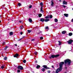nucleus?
<instances>
[{
    "mask_svg": "<svg viewBox=\"0 0 73 73\" xmlns=\"http://www.w3.org/2000/svg\"><path fill=\"white\" fill-rule=\"evenodd\" d=\"M23 63H26V60H23Z\"/></svg>",
    "mask_w": 73,
    "mask_h": 73,
    "instance_id": "obj_30",
    "label": "nucleus"
},
{
    "mask_svg": "<svg viewBox=\"0 0 73 73\" xmlns=\"http://www.w3.org/2000/svg\"><path fill=\"white\" fill-rule=\"evenodd\" d=\"M44 73H46L45 72Z\"/></svg>",
    "mask_w": 73,
    "mask_h": 73,
    "instance_id": "obj_61",
    "label": "nucleus"
},
{
    "mask_svg": "<svg viewBox=\"0 0 73 73\" xmlns=\"http://www.w3.org/2000/svg\"><path fill=\"white\" fill-rule=\"evenodd\" d=\"M19 22L20 23H23V22H22V21H19Z\"/></svg>",
    "mask_w": 73,
    "mask_h": 73,
    "instance_id": "obj_35",
    "label": "nucleus"
},
{
    "mask_svg": "<svg viewBox=\"0 0 73 73\" xmlns=\"http://www.w3.org/2000/svg\"><path fill=\"white\" fill-rule=\"evenodd\" d=\"M19 56V54L18 53L16 54L14 56V57H17Z\"/></svg>",
    "mask_w": 73,
    "mask_h": 73,
    "instance_id": "obj_9",
    "label": "nucleus"
},
{
    "mask_svg": "<svg viewBox=\"0 0 73 73\" xmlns=\"http://www.w3.org/2000/svg\"><path fill=\"white\" fill-rule=\"evenodd\" d=\"M40 65H38L37 64V66L36 67V69H39V68H40Z\"/></svg>",
    "mask_w": 73,
    "mask_h": 73,
    "instance_id": "obj_10",
    "label": "nucleus"
},
{
    "mask_svg": "<svg viewBox=\"0 0 73 73\" xmlns=\"http://www.w3.org/2000/svg\"><path fill=\"white\" fill-rule=\"evenodd\" d=\"M39 33H39H39H37V34H38H38H39Z\"/></svg>",
    "mask_w": 73,
    "mask_h": 73,
    "instance_id": "obj_52",
    "label": "nucleus"
},
{
    "mask_svg": "<svg viewBox=\"0 0 73 73\" xmlns=\"http://www.w3.org/2000/svg\"><path fill=\"white\" fill-rule=\"evenodd\" d=\"M40 21H41V22H44L45 21V19H44L43 18H42L40 19V20H39Z\"/></svg>",
    "mask_w": 73,
    "mask_h": 73,
    "instance_id": "obj_7",
    "label": "nucleus"
},
{
    "mask_svg": "<svg viewBox=\"0 0 73 73\" xmlns=\"http://www.w3.org/2000/svg\"><path fill=\"white\" fill-rule=\"evenodd\" d=\"M29 22H30V23H32V19H31L29 18Z\"/></svg>",
    "mask_w": 73,
    "mask_h": 73,
    "instance_id": "obj_15",
    "label": "nucleus"
},
{
    "mask_svg": "<svg viewBox=\"0 0 73 73\" xmlns=\"http://www.w3.org/2000/svg\"><path fill=\"white\" fill-rule=\"evenodd\" d=\"M43 38V37H41L40 38V40H42Z\"/></svg>",
    "mask_w": 73,
    "mask_h": 73,
    "instance_id": "obj_36",
    "label": "nucleus"
},
{
    "mask_svg": "<svg viewBox=\"0 0 73 73\" xmlns=\"http://www.w3.org/2000/svg\"><path fill=\"white\" fill-rule=\"evenodd\" d=\"M18 69H20L21 70H22L23 69V67L21 66H19L17 67Z\"/></svg>",
    "mask_w": 73,
    "mask_h": 73,
    "instance_id": "obj_6",
    "label": "nucleus"
},
{
    "mask_svg": "<svg viewBox=\"0 0 73 73\" xmlns=\"http://www.w3.org/2000/svg\"><path fill=\"white\" fill-rule=\"evenodd\" d=\"M72 22H73V19H72Z\"/></svg>",
    "mask_w": 73,
    "mask_h": 73,
    "instance_id": "obj_56",
    "label": "nucleus"
},
{
    "mask_svg": "<svg viewBox=\"0 0 73 73\" xmlns=\"http://www.w3.org/2000/svg\"><path fill=\"white\" fill-rule=\"evenodd\" d=\"M17 73H20V70H17Z\"/></svg>",
    "mask_w": 73,
    "mask_h": 73,
    "instance_id": "obj_31",
    "label": "nucleus"
},
{
    "mask_svg": "<svg viewBox=\"0 0 73 73\" xmlns=\"http://www.w3.org/2000/svg\"><path fill=\"white\" fill-rule=\"evenodd\" d=\"M64 62L65 64L64 65L65 66L68 67L69 66H70L71 64V60L69 59H67L65 60H64Z\"/></svg>",
    "mask_w": 73,
    "mask_h": 73,
    "instance_id": "obj_2",
    "label": "nucleus"
},
{
    "mask_svg": "<svg viewBox=\"0 0 73 73\" xmlns=\"http://www.w3.org/2000/svg\"><path fill=\"white\" fill-rule=\"evenodd\" d=\"M27 31L29 33H31L32 32V31L30 30H28Z\"/></svg>",
    "mask_w": 73,
    "mask_h": 73,
    "instance_id": "obj_24",
    "label": "nucleus"
},
{
    "mask_svg": "<svg viewBox=\"0 0 73 73\" xmlns=\"http://www.w3.org/2000/svg\"><path fill=\"white\" fill-rule=\"evenodd\" d=\"M8 48V47L7 46L5 47V48H4V50H7V48Z\"/></svg>",
    "mask_w": 73,
    "mask_h": 73,
    "instance_id": "obj_22",
    "label": "nucleus"
},
{
    "mask_svg": "<svg viewBox=\"0 0 73 73\" xmlns=\"http://www.w3.org/2000/svg\"><path fill=\"white\" fill-rule=\"evenodd\" d=\"M63 4L64 5H66V4H67V2L65 1H63Z\"/></svg>",
    "mask_w": 73,
    "mask_h": 73,
    "instance_id": "obj_8",
    "label": "nucleus"
},
{
    "mask_svg": "<svg viewBox=\"0 0 73 73\" xmlns=\"http://www.w3.org/2000/svg\"><path fill=\"white\" fill-rule=\"evenodd\" d=\"M58 42H59V45H61V42L60 40L58 41Z\"/></svg>",
    "mask_w": 73,
    "mask_h": 73,
    "instance_id": "obj_18",
    "label": "nucleus"
},
{
    "mask_svg": "<svg viewBox=\"0 0 73 73\" xmlns=\"http://www.w3.org/2000/svg\"><path fill=\"white\" fill-rule=\"evenodd\" d=\"M2 57H4V56H3V55H2Z\"/></svg>",
    "mask_w": 73,
    "mask_h": 73,
    "instance_id": "obj_58",
    "label": "nucleus"
},
{
    "mask_svg": "<svg viewBox=\"0 0 73 73\" xmlns=\"http://www.w3.org/2000/svg\"><path fill=\"white\" fill-rule=\"evenodd\" d=\"M35 63H37V60L35 61Z\"/></svg>",
    "mask_w": 73,
    "mask_h": 73,
    "instance_id": "obj_49",
    "label": "nucleus"
},
{
    "mask_svg": "<svg viewBox=\"0 0 73 73\" xmlns=\"http://www.w3.org/2000/svg\"><path fill=\"white\" fill-rule=\"evenodd\" d=\"M35 55H37V52L36 51H35Z\"/></svg>",
    "mask_w": 73,
    "mask_h": 73,
    "instance_id": "obj_32",
    "label": "nucleus"
},
{
    "mask_svg": "<svg viewBox=\"0 0 73 73\" xmlns=\"http://www.w3.org/2000/svg\"><path fill=\"white\" fill-rule=\"evenodd\" d=\"M18 47L19 48V46H18Z\"/></svg>",
    "mask_w": 73,
    "mask_h": 73,
    "instance_id": "obj_59",
    "label": "nucleus"
},
{
    "mask_svg": "<svg viewBox=\"0 0 73 73\" xmlns=\"http://www.w3.org/2000/svg\"><path fill=\"white\" fill-rule=\"evenodd\" d=\"M67 67H65V69H67Z\"/></svg>",
    "mask_w": 73,
    "mask_h": 73,
    "instance_id": "obj_50",
    "label": "nucleus"
},
{
    "mask_svg": "<svg viewBox=\"0 0 73 73\" xmlns=\"http://www.w3.org/2000/svg\"><path fill=\"white\" fill-rule=\"evenodd\" d=\"M64 64V62H60L59 64V68H58L56 70V73H58V72H60L61 70H62V66Z\"/></svg>",
    "mask_w": 73,
    "mask_h": 73,
    "instance_id": "obj_1",
    "label": "nucleus"
},
{
    "mask_svg": "<svg viewBox=\"0 0 73 73\" xmlns=\"http://www.w3.org/2000/svg\"><path fill=\"white\" fill-rule=\"evenodd\" d=\"M34 40H35V39H32L31 40V41H32Z\"/></svg>",
    "mask_w": 73,
    "mask_h": 73,
    "instance_id": "obj_43",
    "label": "nucleus"
},
{
    "mask_svg": "<svg viewBox=\"0 0 73 73\" xmlns=\"http://www.w3.org/2000/svg\"><path fill=\"white\" fill-rule=\"evenodd\" d=\"M6 44V42H3V43H2V44L3 45H5V44Z\"/></svg>",
    "mask_w": 73,
    "mask_h": 73,
    "instance_id": "obj_28",
    "label": "nucleus"
},
{
    "mask_svg": "<svg viewBox=\"0 0 73 73\" xmlns=\"http://www.w3.org/2000/svg\"><path fill=\"white\" fill-rule=\"evenodd\" d=\"M52 68H54V66H52Z\"/></svg>",
    "mask_w": 73,
    "mask_h": 73,
    "instance_id": "obj_48",
    "label": "nucleus"
},
{
    "mask_svg": "<svg viewBox=\"0 0 73 73\" xmlns=\"http://www.w3.org/2000/svg\"><path fill=\"white\" fill-rule=\"evenodd\" d=\"M13 32H10L9 33V34L10 36H12V35H13Z\"/></svg>",
    "mask_w": 73,
    "mask_h": 73,
    "instance_id": "obj_17",
    "label": "nucleus"
},
{
    "mask_svg": "<svg viewBox=\"0 0 73 73\" xmlns=\"http://www.w3.org/2000/svg\"><path fill=\"white\" fill-rule=\"evenodd\" d=\"M62 7H64V8H66V6L64 5H63Z\"/></svg>",
    "mask_w": 73,
    "mask_h": 73,
    "instance_id": "obj_40",
    "label": "nucleus"
},
{
    "mask_svg": "<svg viewBox=\"0 0 73 73\" xmlns=\"http://www.w3.org/2000/svg\"><path fill=\"white\" fill-rule=\"evenodd\" d=\"M20 34H21V35H23V32H21Z\"/></svg>",
    "mask_w": 73,
    "mask_h": 73,
    "instance_id": "obj_42",
    "label": "nucleus"
},
{
    "mask_svg": "<svg viewBox=\"0 0 73 73\" xmlns=\"http://www.w3.org/2000/svg\"><path fill=\"white\" fill-rule=\"evenodd\" d=\"M55 28H57V27H54Z\"/></svg>",
    "mask_w": 73,
    "mask_h": 73,
    "instance_id": "obj_55",
    "label": "nucleus"
},
{
    "mask_svg": "<svg viewBox=\"0 0 73 73\" xmlns=\"http://www.w3.org/2000/svg\"><path fill=\"white\" fill-rule=\"evenodd\" d=\"M20 29H23V26H22L20 27Z\"/></svg>",
    "mask_w": 73,
    "mask_h": 73,
    "instance_id": "obj_27",
    "label": "nucleus"
},
{
    "mask_svg": "<svg viewBox=\"0 0 73 73\" xmlns=\"http://www.w3.org/2000/svg\"><path fill=\"white\" fill-rule=\"evenodd\" d=\"M39 33H42V31H40L39 32Z\"/></svg>",
    "mask_w": 73,
    "mask_h": 73,
    "instance_id": "obj_47",
    "label": "nucleus"
},
{
    "mask_svg": "<svg viewBox=\"0 0 73 73\" xmlns=\"http://www.w3.org/2000/svg\"><path fill=\"white\" fill-rule=\"evenodd\" d=\"M45 18L46 19H49V18H48V17H47V16L45 17Z\"/></svg>",
    "mask_w": 73,
    "mask_h": 73,
    "instance_id": "obj_37",
    "label": "nucleus"
},
{
    "mask_svg": "<svg viewBox=\"0 0 73 73\" xmlns=\"http://www.w3.org/2000/svg\"><path fill=\"white\" fill-rule=\"evenodd\" d=\"M47 17H48L49 19V18H50V16L49 15H48V16H47Z\"/></svg>",
    "mask_w": 73,
    "mask_h": 73,
    "instance_id": "obj_44",
    "label": "nucleus"
},
{
    "mask_svg": "<svg viewBox=\"0 0 73 73\" xmlns=\"http://www.w3.org/2000/svg\"><path fill=\"white\" fill-rule=\"evenodd\" d=\"M73 42V40L72 39H70L67 41V42H68V44H69V45H70Z\"/></svg>",
    "mask_w": 73,
    "mask_h": 73,
    "instance_id": "obj_5",
    "label": "nucleus"
},
{
    "mask_svg": "<svg viewBox=\"0 0 73 73\" xmlns=\"http://www.w3.org/2000/svg\"><path fill=\"white\" fill-rule=\"evenodd\" d=\"M45 29H48V27H46Z\"/></svg>",
    "mask_w": 73,
    "mask_h": 73,
    "instance_id": "obj_38",
    "label": "nucleus"
},
{
    "mask_svg": "<svg viewBox=\"0 0 73 73\" xmlns=\"http://www.w3.org/2000/svg\"><path fill=\"white\" fill-rule=\"evenodd\" d=\"M59 56H60V54H59L55 55H51V56H50L49 57V58L50 59H52V58H54V57H55V58H57V57H58Z\"/></svg>",
    "mask_w": 73,
    "mask_h": 73,
    "instance_id": "obj_3",
    "label": "nucleus"
},
{
    "mask_svg": "<svg viewBox=\"0 0 73 73\" xmlns=\"http://www.w3.org/2000/svg\"><path fill=\"white\" fill-rule=\"evenodd\" d=\"M51 1V5L52 6V7H53V5L54 4V2L52 1Z\"/></svg>",
    "mask_w": 73,
    "mask_h": 73,
    "instance_id": "obj_11",
    "label": "nucleus"
},
{
    "mask_svg": "<svg viewBox=\"0 0 73 73\" xmlns=\"http://www.w3.org/2000/svg\"><path fill=\"white\" fill-rule=\"evenodd\" d=\"M4 66H1V68L2 69H4Z\"/></svg>",
    "mask_w": 73,
    "mask_h": 73,
    "instance_id": "obj_33",
    "label": "nucleus"
},
{
    "mask_svg": "<svg viewBox=\"0 0 73 73\" xmlns=\"http://www.w3.org/2000/svg\"><path fill=\"white\" fill-rule=\"evenodd\" d=\"M72 10H73V8H72Z\"/></svg>",
    "mask_w": 73,
    "mask_h": 73,
    "instance_id": "obj_60",
    "label": "nucleus"
},
{
    "mask_svg": "<svg viewBox=\"0 0 73 73\" xmlns=\"http://www.w3.org/2000/svg\"><path fill=\"white\" fill-rule=\"evenodd\" d=\"M47 72H48V73H50V71L49 70H48L47 71Z\"/></svg>",
    "mask_w": 73,
    "mask_h": 73,
    "instance_id": "obj_41",
    "label": "nucleus"
},
{
    "mask_svg": "<svg viewBox=\"0 0 73 73\" xmlns=\"http://www.w3.org/2000/svg\"><path fill=\"white\" fill-rule=\"evenodd\" d=\"M54 21L55 23H57L58 21V19H57L55 18L54 19Z\"/></svg>",
    "mask_w": 73,
    "mask_h": 73,
    "instance_id": "obj_19",
    "label": "nucleus"
},
{
    "mask_svg": "<svg viewBox=\"0 0 73 73\" xmlns=\"http://www.w3.org/2000/svg\"><path fill=\"white\" fill-rule=\"evenodd\" d=\"M38 16L39 17H41V16H42V14H39L38 15Z\"/></svg>",
    "mask_w": 73,
    "mask_h": 73,
    "instance_id": "obj_21",
    "label": "nucleus"
},
{
    "mask_svg": "<svg viewBox=\"0 0 73 73\" xmlns=\"http://www.w3.org/2000/svg\"><path fill=\"white\" fill-rule=\"evenodd\" d=\"M66 33V31H63L62 32V34H65Z\"/></svg>",
    "mask_w": 73,
    "mask_h": 73,
    "instance_id": "obj_12",
    "label": "nucleus"
},
{
    "mask_svg": "<svg viewBox=\"0 0 73 73\" xmlns=\"http://www.w3.org/2000/svg\"><path fill=\"white\" fill-rule=\"evenodd\" d=\"M18 5L19 6V7H20L21 6V3H18Z\"/></svg>",
    "mask_w": 73,
    "mask_h": 73,
    "instance_id": "obj_34",
    "label": "nucleus"
},
{
    "mask_svg": "<svg viewBox=\"0 0 73 73\" xmlns=\"http://www.w3.org/2000/svg\"><path fill=\"white\" fill-rule=\"evenodd\" d=\"M42 6H41V7L40 8V11H41L42 12V13L44 12V11H43V10H42Z\"/></svg>",
    "mask_w": 73,
    "mask_h": 73,
    "instance_id": "obj_14",
    "label": "nucleus"
},
{
    "mask_svg": "<svg viewBox=\"0 0 73 73\" xmlns=\"http://www.w3.org/2000/svg\"><path fill=\"white\" fill-rule=\"evenodd\" d=\"M72 35H73V34L72 33H69L68 34V35L70 36H72Z\"/></svg>",
    "mask_w": 73,
    "mask_h": 73,
    "instance_id": "obj_20",
    "label": "nucleus"
},
{
    "mask_svg": "<svg viewBox=\"0 0 73 73\" xmlns=\"http://www.w3.org/2000/svg\"><path fill=\"white\" fill-rule=\"evenodd\" d=\"M64 73H66V72H64Z\"/></svg>",
    "mask_w": 73,
    "mask_h": 73,
    "instance_id": "obj_57",
    "label": "nucleus"
},
{
    "mask_svg": "<svg viewBox=\"0 0 73 73\" xmlns=\"http://www.w3.org/2000/svg\"><path fill=\"white\" fill-rule=\"evenodd\" d=\"M4 60H7V57H5V58H4Z\"/></svg>",
    "mask_w": 73,
    "mask_h": 73,
    "instance_id": "obj_23",
    "label": "nucleus"
},
{
    "mask_svg": "<svg viewBox=\"0 0 73 73\" xmlns=\"http://www.w3.org/2000/svg\"><path fill=\"white\" fill-rule=\"evenodd\" d=\"M15 46H17V44H15Z\"/></svg>",
    "mask_w": 73,
    "mask_h": 73,
    "instance_id": "obj_45",
    "label": "nucleus"
},
{
    "mask_svg": "<svg viewBox=\"0 0 73 73\" xmlns=\"http://www.w3.org/2000/svg\"><path fill=\"white\" fill-rule=\"evenodd\" d=\"M1 17V15H0V18Z\"/></svg>",
    "mask_w": 73,
    "mask_h": 73,
    "instance_id": "obj_53",
    "label": "nucleus"
},
{
    "mask_svg": "<svg viewBox=\"0 0 73 73\" xmlns=\"http://www.w3.org/2000/svg\"><path fill=\"white\" fill-rule=\"evenodd\" d=\"M64 16H66V17H68V14H64Z\"/></svg>",
    "mask_w": 73,
    "mask_h": 73,
    "instance_id": "obj_13",
    "label": "nucleus"
},
{
    "mask_svg": "<svg viewBox=\"0 0 73 73\" xmlns=\"http://www.w3.org/2000/svg\"><path fill=\"white\" fill-rule=\"evenodd\" d=\"M43 67H44V68H42L41 69L42 71V72H44V71L45 70V69H50V68L49 67H47V66L46 65H44L43 66Z\"/></svg>",
    "mask_w": 73,
    "mask_h": 73,
    "instance_id": "obj_4",
    "label": "nucleus"
},
{
    "mask_svg": "<svg viewBox=\"0 0 73 73\" xmlns=\"http://www.w3.org/2000/svg\"><path fill=\"white\" fill-rule=\"evenodd\" d=\"M1 21L0 20V23H1Z\"/></svg>",
    "mask_w": 73,
    "mask_h": 73,
    "instance_id": "obj_54",
    "label": "nucleus"
},
{
    "mask_svg": "<svg viewBox=\"0 0 73 73\" xmlns=\"http://www.w3.org/2000/svg\"><path fill=\"white\" fill-rule=\"evenodd\" d=\"M62 1V0H59V2H61Z\"/></svg>",
    "mask_w": 73,
    "mask_h": 73,
    "instance_id": "obj_51",
    "label": "nucleus"
},
{
    "mask_svg": "<svg viewBox=\"0 0 73 73\" xmlns=\"http://www.w3.org/2000/svg\"><path fill=\"white\" fill-rule=\"evenodd\" d=\"M24 37H25V36H23L22 37V39H23V38H24Z\"/></svg>",
    "mask_w": 73,
    "mask_h": 73,
    "instance_id": "obj_46",
    "label": "nucleus"
},
{
    "mask_svg": "<svg viewBox=\"0 0 73 73\" xmlns=\"http://www.w3.org/2000/svg\"><path fill=\"white\" fill-rule=\"evenodd\" d=\"M40 4L41 6H42V5H43V3H42V2H41L40 3Z\"/></svg>",
    "mask_w": 73,
    "mask_h": 73,
    "instance_id": "obj_25",
    "label": "nucleus"
},
{
    "mask_svg": "<svg viewBox=\"0 0 73 73\" xmlns=\"http://www.w3.org/2000/svg\"><path fill=\"white\" fill-rule=\"evenodd\" d=\"M50 20H49V19H46L44 20V21H45V22H47Z\"/></svg>",
    "mask_w": 73,
    "mask_h": 73,
    "instance_id": "obj_16",
    "label": "nucleus"
},
{
    "mask_svg": "<svg viewBox=\"0 0 73 73\" xmlns=\"http://www.w3.org/2000/svg\"><path fill=\"white\" fill-rule=\"evenodd\" d=\"M52 17H53V16L51 15H50V19H52Z\"/></svg>",
    "mask_w": 73,
    "mask_h": 73,
    "instance_id": "obj_26",
    "label": "nucleus"
},
{
    "mask_svg": "<svg viewBox=\"0 0 73 73\" xmlns=\"http://www.w3.org/2000/svg\"><path fill=\"white\" fill-rule=\"evenodd\" d=\"M32 5H30V6L29 7V9H31V8H32Z\"/></svg>",
    "mask_w": 73,
    "mask_h": 73,
    "instance_id": "obj_29",
    "label": "nucleus"
},
{
    "mask_svg": "<svg viewBox=\"0 0 73 73\" xmlns=\"http://www.w3.org/2000/svg\"><path fill=\"white\" fill-rule=\"evenodd\" d=\"M21 40H22V38H21V39H19V40H18V41H21Z\"/></svg>",
    "mask_w": 73,
    "mask_h": 73,
    "instance_id": "obj_39",
    "label": "nucleus"
}]
</instances>
